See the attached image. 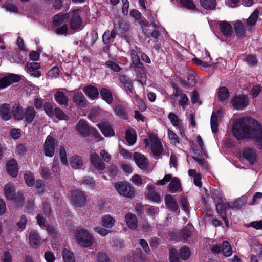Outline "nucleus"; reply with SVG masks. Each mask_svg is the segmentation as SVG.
<instances>
[{
	"instance_id": "f257e3e1",
	"label": "nucleus",
	"mask_w": 262,
	"mask_h": 262,
	"mask_svg": "<svg viewBox=\"0 0 262 262\" xmlns=\"http://www.w3.org/2000/svg\"><path fill=\"white\" fill-rule=\"evenodd\" d=\"M232 132L238 141L250 139L262 150V126L256 120L250 117L239 118L234 122Z\"/></svg>"
},
{
	"instance_id": "f03ea898",
	"label": "nucleus",
	"mask_w": 262,
	"mask_h": 262,
	"mask_svg": "<svg viewBox=\"0 0 262 262\" xmlns=\"http://www.w3.org/2000/svg\"><path fill=\"white\" fill-rule=\"evenodd\" d=\"M130 15L140 25L142 32L146 38L151 37L155 39L154 42H158V38L160 35V31L165 29L161 25L155 20L153 16L151 17L150 21L154 30L151 32L148 28L150 25L146 20L142 19L141 13L137 9H133L130 12Z\"/></svg>"
},
{
	"instance_id": "7ed1b4c3",
	"label": "nucleus",
	"mask_w": 262,
	"mask_h": 262,
	"mask_svg": "<svg viewBox=\"0 0 262 262\" xmlns=\"http://www.w3.org/2000/svg\"><path fill=\"white\" fill-rule=\"evenodd\" d=\"M130 69L135 73L138 81L144 84L146 81V70L140 59L132 61L130 64Z\"/></svg>"
},
{
	"instance_id": "20e7f679",
	"label": "nucleus",
	"mask_w": 262,
	"mask_h": 262,
	"mask_svg": "<svg viewBox=\"0 0 262 262\" xmlns=\"http://www.w3.org/2000/svg\"><path fill=\"white\" fill-rule=\"evenodd\" d=\"M115 188L119 194L126 198H132L135 194L133 186L127 182H118L115 183Z\"/></svg>"
},
{
	"instance_id": "39448f33",
	"label": "nucleus",
	"mask_w": 262,
	"mask_h": 262,
	"mask_svg": "<svg viewBox=\"0 0 262 262\" xmlns=\"http://www.w3.org/2000/svg\"><path fill=\"white\" fill-rule=\"evenodd\" d=\"M70 18V28L75 31H79L81 29L82 19L79 14L78 10H74L68 13Z\"/></svg>"
},
{
	"instance_id": "423d86ee",
	"label": "nucleus",
	"mask_w": 262,
	"mask_h": 262,
	"mask_svg": "<svg viewBox=\"0 0 262 262\" xmlns=\"http://www.w3.org/2000/svg\"><path fill=\"white\" fill-rule=\"evenodd\" d=\"M4 192L6 197L9 200H14L17 202L23 201V195L21 192L15 193V189L12 184H8L4 187Z\"/></svg>"
},
{
	"instance_id": "0eeeda50",
	"label": "nucleus",
	"mask_w": 262,
	"mask_h": 262,
	"mask_svg": "<svg viewBox=\"0 0 262 262\" xmlns=\"http://www.w3.org/2000/svg\"><path fill=\"white\" fill-rule=\"evenodd\" d=\"M76 237L77 241L84 247H89L93 243V239L91 235L83 229L76 232Z\"/></svg>"
},
{
	"instance_id": "6e6552de",
	"label": "nucleus",
	"mask_w": 262,
	"mask_h": 262,
	"mask_svg": "<svg viewBox=\"0 0 262 262\" xmlns=\"http://www.w3.org/2000/svg\"><path fill=\"white\" fill-rule=\"evenodd\" d=\"M233 108L237 110H243L249 104V98L245 95L235 96L231 101Z\"/></svg>"
},
{
	"instance_id": "1a4fd4ad",
	"label": "nucleus",
	"mask_w": 262,
	"mask_h": 262,
	"mask_svg": "<svg viewBox=\"0 0 262 262\" xmlns=\"http://www.w3.org/2000/svg\"><path fill=\"white\" fill-rule=\"evenodd\" d=\"M151 142V149L154 156H159L163 152V146L158 137L154 134L148 135Z\"/></svg>"
},
{
	"instance_id": "9d476101",
	"label": "nucleus",
	"mask_w": 262,
	"mask_h": 262,
	"mask_svg": "<svg viewBox=\"0 0 262 262\" xmlns=\"http://www.w3.org/2000/svg\"><path fill=\"white\" fill-rule=\"evenodd\" d=\"M70 199L72 204L77 207L83 206L86 202L84 194L78 190L72 191Z\"/></svg>"
},
{
	"instance_id": "9b49d317",
	"label": "nucleus",
	"mask_w": 262,
	"mask_h": 262,
	"mask_svg": "<svg viewBox=\"0 0 262 262\" xmlns=\"http://www.w3.org/2000/svg\"><path fill=\"white\" fill-rule=\"evenodd\" d=\"M20 79V76L17 74H9L0 78V88H6L11 84L19 82Z\"/></svg>"
},
{
	"instance_id": "f8f14e48",
	"label": "nucleus",
	"mask_w": 262,
	"mask_h": 262,
	"mask_svg": "<svg viewBox=\"0 0 262 262\" xmlns=\"http://www.w3.org/2000/svg\"><path fill=\"white\" fill-rule=\"evenodd\" d=\"M55 144L53 137L49 135L46 139L43 145V151L46 156L52 157L55 153Z\"/></svg>"
},
{
	"instance_id": "ddd939ff",
	"label": "nucleus",
	"mask_w": 262,
	"mask_h": 262,
	"mask_svg": "<svg viewBox=\"0 0 262 262\" xmlns=\"http://www.w3.org/2000/svg\"><path fill=\"white\" fill-rule=\"evenodd\" d=\"M71 93L73 94V101L77 106L80 107L86 106L88 100L82 92L74 90L72 91Z\"/></svg>"
},
{
	"instance_id": "4468645a",
	"label": "nucleus",
	"mask_w": 262,
	"mask_h": 262,
	"mask_svg": "<svg viewBox=\"0 0 262 262\" xmlns=\"http://www.w3.org/2000/svg\"><path fill=\"white\" fill-rule=\"evenodd\" d=\"M219 29L221 32L226 38L231 37L233 33V28L230 23L227 21H221L219 24Z\"/></svg>"
},
{
	"instance_id": "2eb2a0df",
	"label": "nucleus",
	"mask_w": 262,
	"mask_h": 262,
	"mask_svg": "<svg viewBox=\"0 0 262 262\" xmlns=\"http://www.w3.org/2000/svg\"><path fill=\"white\" fill-rule=\"evenodd\" d=\"M97 125L105 137H110L115 135V131L113 129L112 126L108 122L102 121Z\"/></svg>"
},
{
	"instance_id": "dca6fc26",
	"label": "nucleus",
	"mask_w": 262,
	"mask_h": 262,
	"mask_svg": "<svg viewBox=\"0 0 262 262\" xmlns=\"http://www.w3.org/2000/svg\"><path fill=\"white\" fill-rule=\"evenodd\" d=\"M133 158L137 166L142 170H146L148 166V161L144 155L135 152L134 154Z\"/></svg>"
},
{
	"instance_id": "f3484780",
	"label": "nucleus",
	"mask_w": 262,
	"mask_h": 262,
	"mask_svg": "<svg viewBox=\"0 0 262 262\" xmlns=\"http://www.w3.org/2000/svg\"><path fill=\"white\" fill-rule=\"evenodd\" d=\"M76 130L83 137H87L90 135V129L86 122L83 120H80L76 126Z\"/></svg>"
},
{
	"instance_id": "a211bd4d",
	"label": "nucleus",
	"mask_w": 262,
	"mask_h": 262,
	"mask_svg": "<svg viewBox=\"0 0 262 262\" xmlns=\"http://www.w3.org/2000/svg\"><path fill=\"white\" fill-rule=\"evenodd\" d=\"M165 206L169 210L176 212L179 208L176 199L170 194H166L165 196Z\"/></svg>"
},
{
	"instance_id": "6ab92c4d",
	"label": "nucleus",
	"mask_w": 262,
	"mask_h": 262,
	"mask_svg": "<svg viewBox=\"0 0 262 262\" xmlns=\"http://www.w3.org/2000/svg\"><path fill=\"white\" fill-rule=\"evenodd\" d=\"M90 160L92 164L99 171H103L105 168V164L96 153L91 155Z\"/></svg>"
},
{
	"instance_id": "aec40b11",
	"label": "nucleus",
	"mask_w": 262,
	"mask_h": 262,
	"mask_svg": "<svg viewBox=\"0 0 262 262\" xmlns=\"http://www.w3.org/2000/svg\"><path fill=\"white\" fill-rule=\"evenodd\" d=\"M243 155L250 165H253L256 162L257 155L254 149L250 147L245 148L243 151Z\"/></svg>"
},
{
	"instance_id": "412c9836",
	"label": "nucleus",
	"mask_w": 262,
	"mask_h": 262,
	"mask_svg": "<svg viewBox=\"0 0 262 262\" xmlns=\"http://www.w3.org/2000/svg\"><path fill=\"white\" fill-rule=\"evenodd\" d=\"M85 94L92 100L98 98L99 92L98 89L93 85H88L83 88Z\"/></svg>"
},
{
	"instance_id": "4be33fe9",
	"label": "nucleus",
	"mask_w": 262,
	"mask_h": 262,
	"mask_svg": "<svg viewBox=\"0 0 262 262\" xmlns=\"http://www.w3.org/2000/svg\"><path fill=\"white\" fill-rule=\"evenodd\" d=\"M8 173L13 177H16L18 172L17 162L14 159L10 160L6 164Z\"/></svg>"
},
{
	"instance_id": "5701e85b",
	"label": "nucleus",
	"mask_w": 262,
	"mask_h": 262,
	"mask_svg": "<svg viewBox=\"0 0 262 262\" xmlns=\"http://www.w3.org/2000/svg\"><path fill=\"white\" fill-rule=\"evenodd\" d=\"M118 79L125 88L127 93L128 94H133V85L132 80L128 77L124 75H119Z\"/></svg>"
},
{
	"instance_id": "b1692460",
	"label": "nucleus",
	"mask_w": 262,
	"mask_h": 262,
	"mask_svg": "<svg viewBox=\"0 0 262 262\" xmlns=\"http://www.w3.org/2000/svg\"><path fill=\"white\" fill-rule=\"evenodd\" d=\"M36 116V111L33 106H28L24 111L23 120L26 123H31Z\"/></svg>"
},
{
	"instance_id": "393cba45",
	"label": "nucleus",
	"mask_w": 262,
	"mask_h": 262,
	"mask_svg": "<svg viewBox=\"0 0 262 262\" xmlns=\"http://www.w3.org/2000/svg\"><path fill=\"white\" fill-rule=\"evenodd\" d=\"M187 79H182L180 83L185 89H189L193 87L196 82L195 76L191 73H187L186 75Z\"/></svg>"
},
{
	"instance_id": "a878e982",
	"label": "nucleus",
	"mask_w": 262,
	"mask_h": 262,
	"mask_svg": "<svg viewBox=\"0 0 262 262\" xmlns=\"http://www.w3.org/2000/svg\"><path fill=\"white\" fill-rule=\"evenodd\" d=\"M125 220L127 226L132 230H135L138 226L136 215L133 213H127L125 216Z\"/></svg>"
},
{
	"instance_id": "bb28decb",
	"label": "nucleus",
	"mask_w": 262,
	"mask_h": 262,
	"mask_svg": "<svg viewBox=\"0 0 262 262\" xmlns=\"http://www.w3.org/2000/svg\"><path fill=\"white\" fill-rule=\"evenodd\" d=\"M56 102L60 105L67 106L69 103V99L63 92L57 91L54 95Z\"/></svg>"
},
{
	"instance_id": "cd10ccee",
	"label": "nucleus",
	"mask_w": 262,
	"mask_h": 262,
	"mask_svg": "<svg viewBox=\"0 0 262 262\" xmlns=\"http://www.w3.org/2000/svg\"><path fill=\"white\" fill-rule=\"evenodd\" d=\"M226 205L221 203H219L216 205L217 212L220 215L222 219L225 222L226 226L229 227V223L227 216Z\"/></svg>"
},
{
	"instance_id": "c85d7f7f",
	"label": "nucleus",
	"mask_w": 262,
	"mask_h": 262,
	"mask_svg": "<svg viewBox=\"0 0 262 262\" xmlns=\"http://www.w3.org/2000/svg\"><path fill=\"white\" fill-rule=\"evenodd\" d=\"M116 36V33L114 29L106 30L102 35V42L104 45H110L113 43Z\"/></svg>"
},
{
	"instance_id": "c756f323",
	"label": "nucleus",
	"mask_w": 262,
	"mask_h": 262,
	"mask_svg": "<svg viewBox=\"0 0 262 262\" xmlns=\"http://www.w3.org/2000/svg\"><path fill=\"white\" fill-rule=\"evenodd\" d=\"M25 110L19 104H15L12 108V115L14 118L17 120H23Z\"/></svg>"
},
{
	"instance_id": "7c9ffc66",
	"label": "nucleus",
	"mask_w": 262,
	"mask_h": 262,
	"mask_svg": "<svg viewBox=\"0 0 262 262\" xmlns=\"http://www.w3.org/2000/svg\"><path fill=\"white\" fill-rule=\"evenodd\" d=\"M168 186L169 191L172 193L178 192L179 190H181V184L180 180L177 177H172L169 181Z\"/></svg>"
},
{
	"instance_id": "2f4dec72",
	"label": "nucleus",
	"mask_w": 262,
	"mask_h": 262,
	"mask_svg": "<svg viewBox=\"0 0 262 262\" xmlns=\"http://www.w3.org/2000/svg\"><path fill=\"white\" fill-rule=\"evenodd\" d=\"M0 116L5 121L11 118V107L9 104H4L0 106Z\"/></svg>"
},
{
	"instance_id": "473e14b6",
	"label": "nucleus",
	"mask_w": 262,
	"mask_h": 262,
	"mask_svg": "<svg viewBox=\"0 0 262 262\" xmlns=\"http://www.w3.org/2000/svg\"><path fill=\"white\" fill-rule=\"evenodd\" d=\"M29 239L31 246L34 248H36L40 244L41 239L36 231H31Z\"/></svg>"
},
{
	"instance_id": "72a5a7b5",
	"label": "nucleus",
	"mask_w": 262,
	"mask_h": 262,
	"mask_svg": "<svg viewBox=\"0 0 262 262\" xmlns=\"http://www.w3.org/2000/svg\"><path fill=\"white\" fill-rule=\"evenodd\" d=\"M100 94L102 99L107 104H111L113 101V95L111 92L106 88H102L100 90Z\"/></svg>"
},
{
	"instance_id": "f704fd0d",
	"label": "nucleus",
	"mask_w": 262,
	"mask_h": 262,
	"mask_svg": "<svg viewBox=\"0 0 262 262\" xmlns=\"http://www.w3.org/2000/svg\"><path fill=\"white\" fill-rule=\"evenodd\" d=\"M69 17L68 13H59L56 14L53 19V24L56 27L60 26L65 20Z\"/></svg>"
},
{
	"instance_id": "c9c22d12",
	"label": "nucleus",
	"mask_w": 262,
	"mask_h": 262,
	"mask_svg": "<svg viewBox=\"0 0 262 262\" xmlns=\"http://www.w3.org/2000/svg\"><path fill=\"white\" fill-rule=\"evenodd\" d=\"M178 254L182 260H187L191 255V251L188 246L183 245L179 249Z\"/></svg>"
},
{
	"instance_id": "e433bc0d",
	"label": "nucleus",
	"mask_w": 262,
	"mask_h": 262,
	"mask_svg": "<svg viewBox=\"0 0 262 262\" xmlns=\"http://www.w3.org/2000/svg\"><path fill=\"white\" fill-rule=\"evenodd\" d=\"M234 29L238 38H243L245 37V28L241 21H237L235 23Z\"/></svg>"
},
{
	"instance_id": "4c0bfd02",
	"label": "nucleus",
	"mask_w": 262,
	"mask_h": 262,
	"mask_svg": "<svg viewBox=\"0 0 262 262\" xmlns=\"http://www.w3.org/2000/svg\"><path fill=\"white\" fill-rule=\"evenodd\" d=\"M70 163L73 168L79 169L83 165L82 158L80 156L74 155L71 157Z\"/></svg>"
},
{
	"instance_id": "58836bf2",
	"label": "nucleus",
	"mask_w": 262,
	"mask_h": 262,
	"mask_svg": "<svg viewBox=\"0 0 262 262\" xmlns=\"http://www.w3.org/2000/svg\"><path fill=\"white\" fill-rule=\"evenodd\" d=\"M114 111L116 115L120 118L124 120H127L128 119V114L123 105H118L116 106L114 108Z\"/></svg>"
},
{
	"instance_id": "ea45409f",
	"label": "nucleus",
	"mask_w": 262,
	"mask_h": 262,
	"mask_svg": "<svg viewBox=\"0 0 262 262\" xmlns=\"http://www.w3.org/2000/svg\"><path fill=\"white\" fill-rule=\"evenodd\" d=\"M168 118L170 120V122L174 126H179V129L182 134V121L178 118V117L173 113H170L168 115Z\"/></svg>"
},
{
	"instance_id": "a19ab883",
	"label": "nucleus",
	"mask_w": 262,
	"mask_h": 262,
	"mask_svg": "<svg viewBox=\"0 0 262 262\" xmlns=\"http://www.w3.org/2000/svg\"><path fill=\"white\" fill-rule=\"evenodd\" d=\"M226 205V211L229 208L232 209L238 210L239 209L243 204V202H242L241 199H238L234 202H230L227 203H222Z\"/></svg>"
},
{
	"instance_id": "79ce46f5",
	"label": "nucleus",
	"mask_w": 262,
	"mask_h": 262,
	"mask_svg": "<svg viewBox=\"0 0 262 262\" xmlns=\"http://www.w3.org/2000/svg\"><path fill=\"white\" fill-rule=\"evenodd\" d=\"M102 225L106 228H112L115 223V220L111 215H106L102 217L101 220Z\"/></svg>"
},
{
	"instance_id": "37998d69",
	"label": "nucleus",
	"mask_w": 262,
	"mask_h": 262,
	"mask_svg": "<svg viewBox=\"0 0 262 262\" xmlns=\"http://www.w3.org/2000/svg\"><path fill=\"white\" fill-rule=\"evenodd\" d=\"M222 251L226 257H229L232 255V250L230 243L228 241H224L222 243Z\"/></svg>"
},
{
	"instance_id": "c03bdc74",
	"label": "nucleus",
	"mask_w": 262,
	"mask_h": 262,
	"mask_svg": "<svg viewBox=\"0 0 262 262\" xmlns=\"http://www.w3.org/2000/svg\"><path fill=\"white\" fill-rule=\"evenodd\" d=\"M201 5L206 10H213L216 5V0H200Z\"/></svg>"
},
{
	"instance_id": "a18cd8bd",
	"label": "nucleus",
	"mask_w": 262,
	"mask_h": 262,
	"mask_svg": "<svg viewBox=\"0 0 262 262\" xmlns=\"http://www.w3.org/2000/svg\"><path fill=\"white\" fill-rule=\"evenodd\" d=\"M210 125L213 133H216L218 131L217 116L214 112H213L210 119Z\"/></svg>"
},
{
	"instance_id": "49530a36",
	"label": "nucleus",
	"mask_w": 262,
	"mask_h": 262,
	"mask_svg": "<svg viewBox=\"0 0 262 262\" xmlns=\"http://www.w3.org/2000/svg\"><path fill=\"white\" fill-rule=\"evenodd\" d=\"M62 257L64 262H75V257L73 252L64 249L62 252Z\"/></svg>"
},
{
	"instance_id": "de8ad7c7",
	"label": "nucleus",
	"mask_w": 262,
	"mask_h": 262,
	"mask_svg": "<svg viewBox=\"0 0 262 262\" xmlns=\"http://www.w3.org/2000/svg\"><path fill=\"white\" fill-rule=\"evenodd\" d=\"M229 91L225 86L221 87L219 89L218 92V96L221 101H224L227 100L229 97Z\"/></svg>"
},
{
	"instance_id": "09e8293b",
	"label": "nucleus",
	"mask_w": 262,
	"mask_h": 262,
	"mask_svg": "<svg viewBox=\"0 0 262 262\" xmlns=\"http://www.w3.org/2000/svg\"><path fill=\"white\" fill-rule=\"evenodd\" d=\"M24 178L26 184L29 187H32L35 184L34 176L30 171H27L24 174Z\"/></svg>"
},
{
	"instance_id": "8fccbe9b",
	"label": "nucleus",
	"mask_w": 262,
	"mask_h": 262,
	"mask_svg": "<svg viewBox=\"0 0 262 262\" xmlns=\"http://www.w3.org/2000/svg\"><path fill=\"white\" fill-rule=\"evenodd\" d=\"M54 116L60 120H68L69 117L59 107H55L54 109Z\"/></svg>"
},
{
	"instance_id": "3c124183",
	"label": "nucleus",
	"mask_w": 262,
	"mask_h": 262,
	"mask_svg": "<svg viewBox=\"0 0 262 262\" xmlns=\"http://www.w3.org/2000/svg\"><path fill=\"white\" fill-rule=\"evenodd\" d=\"M259 12L257 9L255 10L247 19V24L251 26L254 25L258 17Z\"/></svg>"
},
{
	"instance_id": "603ef678",
	"label": "nucleus",
	"mask_w": 262,
	"mask_h": 262,
	"mask_svg": "<svg viewBox=\"0 0 262 262\" xmlns=\"http://www.w3.org/2000/svg\"><path fill=\"white\" fill-rule=\"evenodd\" d=\"M125 138L126 141L130 145H134L136 141V135L130 130L126 131Z\"/></svg>"
},
{
	"instance_id": "864d4df0",
	"label": "nucleus",
	"mask_w": 262,
	"mask_h": 262,
	"mask_svg": "<svg viewBox=\"0 0 262 262\" xmlns=\"http://www.w3.org/2000/svg\"><path fill=\"white\" fill-rule=\"evenodd\" d=\"M170 262H181L178 252L175 248H171L169 252Z\"/></svg>"
},
{
	"instance_id": "5fc2aeb1",
	"label": "nucleus",
	"mask_w": 262,
	"mask_h": 262,
	"mask_svg": "<svg viewBox=\"0 0 262 262\" xmlns=\"http://www.w3.org/2000/svg\"><path fill=\"white\" fill-rule=\"evenodd\" d=\"M43 109L49 117H53L54 116V109H53V107L50 102H45L43 105Z\"/></svg>"
},
{
	"instance_id": "6e6d98bb",
	"label": "nucleus",
	"mask_w": 262,
	"mask_h": 262,
	"mask_svg": "<svg viewBox=\"0 0 262 262\" xmlns=\"http://www.w3.org/2000/svg\"><path fill=\"white\" fill-rule=\"evenodd\" d=\"M99 112L98 109L93 108L89 115V118L93 122H96L99 119Z\"/></svg>"
},
{
	"instance_id": "4d7b16f0",
	"label": "nucleus",
	"mask_w": 262,
	"mask_h": 262,
	"mask_svg": "<svg viewBox=\"0 0 262 262\" xmlns=\"http://www.w3.org/2000/svg\"><path fill=\"white\" fill-rule=\"evenodd\" d=\"M181 5L187 9L194 10L195 5L192 0H180Z\"/></svg>"
},
{
	"instance_id": "13d9d810",
	"label": "nucleus",
	"mask_w": 262,
	"mask_h": 262,
	"mask_svg": "<svg viewBox=\"0 0 262 262\" xmlns=\"http://www.w3.org/2000/svg\"><path fill=\"white\" fill-rule=\"evenodd\" d=\"M40 68V63L34 62H28L26 66L27 71L30 72H33L35 70H38Z\"/></svg>"
},
{
	"instance_id": "bf43d9fd",
	"label": "nucleus",
	"mask_w": 262,
	"mask_h": 262,
	"mask_svg": "<svg viewBox=\"0 0 262 262\" xmlns=\"http://www.w3.org/2000/svg\"><path fill=\"white\" fill-rule=\"evenodd\" d=\"M59 155L62 163L64 165H67L68 164L67 153L64 147L62 146H61L59 148Z\"/></svg>"
},
{
	"instance_id": "052dcab7",
	"label": "nucleus",
	"mask_w": 262,
	"mask_h": 262,
	"mask_svg": "<svg viewBox=\"0 0 262 262\" xmlns=\"http://www.w3.org/2000/svg\"><path fill=\"white\" fill-rule=\"evenodd\" d=\"M191 231L187 228H184L180 232L181 240L184 239L188 241L191 236Z\"/></svg>"
},
{
	"instance_id": "680f3d73",
	"label": "nucleus",
	"mask_w": 262,
	"mask_h": 262,
	"mask_svg": "<svg viewBox=\"0 0 262 262\" xmlns=\"http://www.w3.org/2000/svg\"><path fill=\"white\" fill-rule=\"evenodd\" d=\"M82 183L90 187L95 186V182L93 179L89 176H85L83 178Z\"/></svg>"
},
{
	"instance_id": "e2e57ef3",
	"label": "nucleus",
	"mask_w": 262,
	"mask_h": 262,
	"mask_svg": "<svg viewBox=\"0 0 262 262\" xmlns=\"http://www.w3.org/2000/svg\"><path fill=\"white\" fill-rule=\"evenodd\" d=\"M261 86L260 85H254L251 90L250 93L253 98H256L261 92Z\"/></svg>"
},
{
	"instance_id": "0e129e2a",
	"label": "nucleus",
	"mask_w": 262,
	"mask_h": 262,
	"mask_svg": "<svg viewBox=\"0 0 262 262\" xmlns=\"http://www.w3.org/2000/svg\"><path fill=\"white\" fill-rule=\"evenodd\" d=\"M168 136L171 141V143L174 144L179 143V138L177 135L173 131L168 129Z\"/></svg>"
},
{
	"instance_id": "69168bd1",
	"label": "nucleus",
	"mask_w": 262,
	"mask_h": 262,
	"mask_svg": "<svg viewBox=\"0 0 262 262\" xmlns=\"http://www.w3.org/2000/svg\"><path fill=\"white\" fill-rule=\"evenodd\" d=\"M245 226L247 227H251L256 230L262 229V220L252 222L250 224H246Z\"/></svg>"
},
{
	"instance_id": "338daca9",
	"label": "nucleus",
	"mask_w": 262,
	"mask_h": 262,
	"mask_svg": "<svg viewBox=\"0 0 262 262\" xmlns=\"http://www.w3.org/2000/svg\"><path fill=\"white\" fill-rule=\"evenodd\" d=\"M245 61L251 66H254L257 63L256 57L252 54L248 55L246 57Z\"/></svg>"
},
{
	"instance_id": "774afa93",
	"label": "nucleus",
	"mask_w": 262,
	"mask_h": 262,
	"mask_svg": "<svg viewBox=\"0 0 262 262\" xmlns=\"http://www.w3.org/2000/svg\"><path fill=\"white\" fill-rule=\"evenodd\" d=\"M40 174L44 179H48L50 177L51 173L49 168L42 167L40 168Z\"/></svg>"
}]
</instances>
